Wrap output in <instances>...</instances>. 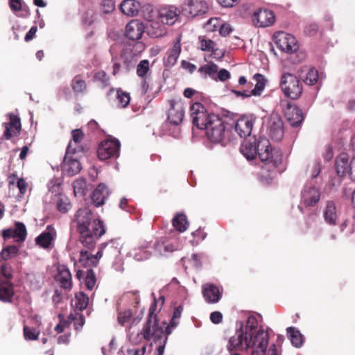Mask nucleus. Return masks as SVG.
I'll return each instance as SVG.
<instances>
[{"label":"nucleus","mask_w":355,"mask_h":355,"mask_svg":"<svg viewBox=\"0 0 355 355\" xmlns=\"http://www.w3.org/2000/svg\"><path fill=\"white\" fill-rule=\"evenodd\" d=\"M240 151L247 159L251 160L258 155L262 162L261 176L266 180H271L277 173L282 163V156L279 150L272 149L269 140L263 137L254 138L253 141H245L240 147Z\"/></svg>","instance_id":"1"},{"label":"nucleus","mask_w":355,"mask_h":355,"mask_svg":"<svg viewBox=\"0 0 355 355\" xmlns=\"http://www.w3.org/2000/svg\"><path fill=\"white\" fill-rule=\"evenodd\" d=\"M238 329L232 336L231 346L236 348L252 349V355H266L269 342V335L263 328H258V321L254 315L248 318L245 329L241 322H237Z\"/></svg>","instance_id":"2"},{"label":"nucleus","mask_w":355,"mask_h":355,"mask_svg":"<svg viewBox=\"0 0 355 355\" xmlns=\"http://www.w3.org/2000/svg\"><path fill=\"white\" fill-rule=\"evenodd\" d=\"M193 125L205 130L207 138L214 143L225 144L232 125L226 123L219 115L208 112L200 103H193L190 108Z\"/></svg>","instance_id":"3"},{"label":"nucleus","mask_w":355,"mask_h":355,"mask_svg":"<svg viewBox=\"0 0 355 355\" xmlns=\"http://www.w3.org/2000/svg\"><path fill=\"white\" fill-rule=\"evenodd\" d=\"M74 223L80 242L89 250L94 248L98 239L105 233L103 221L95 218L88 207L80 208L77 211Z\"/></svg>","instance_id":"4"},{"label":"nucleus","mask_w":355,"mask_h":355,"mask_svg":"<svg viewBox=\"0 0 355 355\" xmlns=\"http://www.w3.org/2000/svg\"><path fill=\"white\" fill-rule=\"evenodd\" d=\"M155 304L150 306L148 318L142 330L135 333L131 331V327H130L128 331V338L132 343L135 345L141 343L142 339L147 341L153 340L155 343L158 342L156 348L157 354L163 355L167 336L164 330L165 323L162 322L160 324L157 315L155 314Z\"/></svg>","instance_id":"5"},{"label":"nucleus","mask_w":355,"mask_h":355,"mask_svg":"<svg viewBox=\"0 0 355 355\" xmlns=\"http://www.w3.org/2000/svg\"><path fill=\"white\" fill-rule=\"evenodd\" d=\"M103 253L109 257H118L121 254V244L119 241L112 239L108 242L101 243L95 255L89 254L87 251L82 250L80 253L79 260L85 265L96 266Z\"/></svg>","instance_id":"6"},{"label":"nucleus","mask_w":355,"mask_h":355,"mask_svg":"<svg viewBox=\"0 0 355 355\" xmlns=\"http://www.w3.org/2000/svg\"><path fill=\"white\" fill-rule=\"evenodd\" d=\"M279 87L284 94L291 99L298 98L302 93V85L300 80L295 75L288 72L282 74Z\"/></svg>","instance_id":"7"},{"label":"nucleus","mask_w":355,"mask_h":355,"mask_svg":"<svg viewBox=\"0 0 355 355\" xmlns=\"http://www.w3.org/2000/svg\"><path fill=\"white\" fill-rule=\"evenodd\" d=\"M280 106L287 121L291 126L298 127L302 124L304 114L298 107L286 100L281 101Z\"/></svg>","instance_id":"8"},{"label":"nucleus","mask_w":355,"mask_h":355,"mask_svg":"<svg viewBox=\"0 0 355 355\" xmlns=\"http://www.w3.org/2000/svg\"><path fill=\"white\" fill-rule=\"evenodd\" d=\"M120 142L118 139H106L101 142L98 148V157L101 160L117 158L119 156Z\"/></svg>","instance_id":"9"},{"label":"nucleus","mask_w":355,"mask_h":355,"mask_svg":"<svg viewBox=\"0 0 355 355\" xmlns=\"http://www.w3.org/2000/svg\"><path fill=\"white\" fill-rule=\"evenodd\" d=\"M181 10L188 17H196L207 13L208 6L204 0H184L181 5Z\"/></svg>","instance_id":"10"},{"label":"nucleus","mask_w":355,"mask_h":355,"mask_svg":"<svg viewBox=\"0 0 355 355\" xmlns=\"http://www.w3.org/2000/svg\"><path fill=\"white\" fill-rule=\"evenodd\" d=\"M274 40L277 46L282 51L293 53L298 49L295 37L285 32H277L274 34Z\"/></svg>","instance_id":"11"},{"label":"nucleus","mask_w":355,"mask_h":355,"mask_svg":"<svg viewBox=\"0 0 355 355\" xmlns=\"http://www.w3.org/2000/svg\"><path fill=\"white\" fill-rule=\"evenodd\" d=\"M76 153H77V148L73 146L72 143H69L63 160V173L68 176H73L81 170L80 163L75 158L69 157L70 154Z\"/></svg>","instance_id":"12"},{"label":"nucleus","mask_w":355,"mask_h":355,"mask_svg":"<svg viewBox=\"0 0 355 355\" xmlns=\"http://www.w3.org/2000/svg\"><path fill=\"white\" fill-rule=\"evenodd\" d=\"M252 23L256 27L265 28L270 26L275 22L274 12L268 9L261 8L252 15Z\"/></svg>","instance_id":"13"},{"label":"nucleus","mask_w":355,"mask_h":355,"mask_svg":"<svg viewBox=\"0 0 355 355\" xmlns=\"http://www.w3.org/2000/svg\"><path fill=\"white\" fill-rule=\"evenodd\" d=\"M27 230L21 222H16L15 227L8 228L2 231V236L5 241L13 239L15 242L23 243L26 239Z\"/></svg>","instance_id":"14"},{"label":"nucleus","mask_w":355,"mask_h":355,"mask_svg":"<svg viewBox=\"0 0 355 355\" xmlns=\"http://www.w3.org/2000/svg\"><path fill=\"white\" fill-rule=\"evenodd\" d=\"M180 10L174 6H167L159 9L157 13L158 20L164 25H173L179 19Z\"/></svg>","instance_id":"15"},{"label":"nucleus","mask_w":355,"mask_h":355,"mask_svg":"<svg viewBox=\"0 0 355 355\" xmlns=\"http://www.w3.org/2000/svg\"><path fill=\"white\" fill-rule=\"evenodd\" d=\"M320 198V190L312 185H306L301 192V204L306 207L315 206Z\"/></svg>","instance_id":"16"},{"label":"nucleus","mask_w":355,"mask_h":355,"mask_svg":"<svg viewBox=\"0 0 355 355\" xmlns=\"http://www.w3.org/2000/svg\"><path fill=\"white\" fill-rule=\"evenodd\" d=\"M170 105L167 119L171 124L178 125L182 123L184 119V109L183 105L180 102L171 101Z\"/></svg>","instance_id":"17"},{"label":"nucleus","mask_w":355,"mask_h":355,"mask_svg":"<svg viewBox=\"0 0 355 355\" xmlns=\"http://www.w3.org/2000/svg\"><path fill=\"white\" fill-rule=\"evenodd\" d=\"M340 217V212L335 202L328 200L323 211V218L326 223L329 225H336Z\"/></svg>","instance_id":"18"},{"label":"nucleus","mask_w":355,"mask_h":355,"mask_svg":"<svg viewBox=\"0 0 355 355\" xmlns=\"http://www.w3.org/2000/svg\"><path fill=\"white\" fill-rule=\"evenodd\" d=\"M144 31V24L138 20H132L125 26V35L131 40H139Z\"/></svg>","instance_id":"19"},{"label":"nucleus","mask_w":355,"mask_h":355,"mask_svg":"<svg viewBox=\"0 0 355 355\" xmlns=\"http://www.w3.org/2000/svg\"><path fill=\"white\" fill-rule=\"evenodd\" d=\"M254 124V120L250 116H242L235 123L234 129L241 137L250 136Z\"/></svg>","instance_id":"20"},{"label":"nucleus","mask_w":355,"mask_h":355,"mask_svg":"<svg viewBox=\"0 0 355 355\" xmlns=\"http://www.w3.org/2000/svg\"><path fill=\"white\" fill-rule=\"evenodd\" d=\"M56 236V232L51 225H48L44 232L40 234L35 239L37 245L43 248L51 247L52 242Z\"/></svg>","instance_id":"21"},{"label":"nucleus","mask_w":355,"mask_h":355,"mask_svg":"<svg viewBox=\"0 0 355 355\" xmlns=\"http://www.w3.org/2000/svg\"><path fill=\"white\" fill-rule=\"evenodd\" d=\"M202 295L209 304L217 303L221 298L218 288L214 284H206L202 286Z\"/></svg>","instance_id":"22"},{"label":"nucleus","mask_w":355,"mask_h":355,"mask_svg":"<svg viewBox=\"0 0 355 355\" xmlns=\"http://www.w3.org/2000/svg\"><path fill=\"white\" fill-rule=\"evenodd\" d=\"M20 130V119L13 114H10V122L5 123V132L3 134L5 138L10 139L12 136L19 134Z\"/></svg>","instance_id":"23"},{"label":"nucleus","mask_w":355,"mask_h":355,"mask_svg":"<svg viewBox=\"0 0 355 355\" xmlns=\"http://www.w3.org/2000/svg\"><path fill=\"white\" fill-rule=\"evenodd\" d=\"M109 195L110 192L107 187L103 183L99 184L91 196L93 204L96 207L103 205Z\"/></svg>","instance_id":"24"},{"label":"nucleus","mask_w":355,"mask_h":355,"mask_svg":"<svg viewBox=\"0 0 355 355\" xmlns=\"http://www.w3.org/2000/svg\"><path fill=\"white\" fill-rule=\"evenodd\" d=\"M56 280L60 286L66 290H71L72 288V278L69 270L65 266H60L58 268V273Z\"/></svg>","instance_id":"25"},{"label":"nucleus","mask_w":355,"mask_h":355,"mask_svg":"<svg viewBox=\"0 0 355 355\" xmlns=\"http://www.w3.org/2000/svg\"><path fill=\"white\" fill-rule=\"evenodd\" d=\"M269 133L271 138L276 141H280L284 137L283 123L279 118L272 119L269 123Z\"/></svg>","instance_id":"26"},{"label":"nucleus","mask_w":355,"mask_h":355,"mask_svg":"<svg viewBox=\"0 0 355 355\" xmlns=\"http://www.w3.org/2000/svg\"><path fill=\"white\" fill-rule=\"evenodd\" d=\"M167 28L159 20H152L146 26V33L151 37H160L166 35Z\"/></svg>","instance_id":"27"},{"label":"nucleus","mask_w":355,"mask_h":355,"mask_svg":"<svg viewBox=\"0 0 355 355\" xmlns=\"http://www.w3.org/2000/svg\"><path fill=\"white\" fill-rule=\"evenodd\" d=\"M335 166L338 175L343 177L349 174V162L347 153H340L335 160Z\"/></svg>","instance_id":"28"},{"label":"nucleus","mask_w":355,"mask_h":355,"mask_svg":"<svg viewBox=\"0 0 355 355\" xmlns=\"http://www.w3.org/2000/svg\"><path fill=\"white\" fill-rule=\"evenodd\" d=\"M13 295L12 284L8 280L0 279V300L3 302H11Z\"/></svg>","instance_id":"29"},{"label":"nucleus","mask_w":355,"mask_h":355,"mask_svg":"<svg viewBox=\"0 0 355 355\" xmlns=\"http://www.w3.org/2000/svg\"><path fill=\"white\" fill-rule=\"evenodd\" d=\"M121 10L128 16H135L139 9V2L135 0H124L120 5Z\"/></svg>","instance_id":"30"},{"label":"nucleus","mask_w":355,"mask_h":355,"mask_svg":"<svg viewBox=\"0 0 355 355\" xmlns=\"http://www.w3.org/2000/svg\"><path fill=\"white\" fill-rule=\"evenodd\" d=\"M253 79L256 81L254 88L250 92H248V94L245 96H259L266 87V79L262 74H254Z\"/></svg>","instance_id":"31"},{"label":"nucleus","mask_w":355,"mask_h":355,"mask_svg":"<svg viewBox=\"0 0 355 355\" xmlns=\"http://www.w3.org/2000/svg\"><path fill=\"white\" fill-rule=\"evenodd\" d=\"M286 331L292 345L297 348L301 347L304 343V337L300 331L292 327H288Z\"/></svg>","instance_id":"32"},{"label":"nucleus","mask_w":355,"mask_h":355,"mask_svg":"<svg viewBox=\"0 0 355 355\" xmlns=\"http://www.w3.org/2000/svg\"><path fill=\"white\" fill-rule=\"evenodd\" d=\"M181 52L180 40H178L173 46V48L168 52V56L165 60L168 66H173L179 58Z\"/></svg>","instance_id":"33"},{"label":"nucleus","mask_w":355,"mask_h":355,"mask_svg":"<svg viewBox=\"0 0 355 355\" xmlns=\"http://www.w3.org/2000/svg\"><path fill=\"white\" fill-rule=\"evenodd\" d=\"M174 228L179 232H184L189 227V222L186 215L183 214H177L172 220Z\"/></svg>","instance_id":"34"},{"label":"nucleus","mask_w":355,"mask_h":355,"mask_svg":"<svg viewBox=\"0 0 355 355\" xmlns=\"http://www.w3.org/2000/svg\"><path fill=\"white\" fill-rule=\"evenodd\" d=\"M73 193L76 196H83L87 190V182L85 178H78L73 183Z\"/></svg>","instance_id":"35"},{"label":"nucleus","mask_w":355,"mask_h":355,"mask_svg":"<svg viewBox=\"0 0 355 355\" xmlns=\"http://www.w3.org/2000/svg\"><path fill=\"white\" fill-rule=\"evenodd\" d=\"M218 66L216 64H207L200 67L198 71L204 73L205 76H209L212 79L216 80V73L218 71Z\"/></svg>","instance_id":"36"},{"label":"nucleus","mask_w":355,"mask_h":355,"mask_svg":"<svg viewBox=\"0 0 355 355\" xmlns=\"http://www.w3.org/2000/svg\"><path fill=\"white\" fill-rule=\"evenodd\" d=\"M71 87L76 94H83L86 91L87 85L84 80L76 76L72 80Z\"/></svg>","instance_id":"37"},{"label":"nucleus","mask_w":355,"mask_h":355,"mask_svg":"<svg viewBox=\"0 0 355 355\" xmlns=\"http://www.w3.org/2000/svg\"><path fill=\"white\" fill-rule=\"evenodd\" d=\"M71 207L69 198L64 195H59L57 200V208L62 213H67Z\"/></svg>","instance_id":"38"},{"label":"nucleus","mask_w":355,"mask_h":355,"mask_svg":"<svg viewBox=\"0 0 355 355\" xmlns=\"http://www.w3.org/2000/svg\"><path fill=\"white\" fill-rule=\"evenodd\" d=\"M132 255L135 260L141 261L149 259L151 253L146 247H139L132 250Z\"/></svg>","instance_id":"39"},{"label":"nucleus","mask_w":355,"mask_h":355,"mask_svg":"<svg viewBox=\"0 0 355 355\" xmlns=\"http://www.w3.org/2000/svg\"><path fill=\"white\" fill-rule=\"evenodd\" d=\"M116 98L118 101V106L121 107H126L130 103V94L123 91L121 89L116 90Z\"/></svg>","instance_id":"40"},{"label":"nucleus","mask_w":355,"mask_h":355,"mask_svg":"<svg viewBox=\"0 0 355 355\" xmlns=\"http://www.w3.org/2000/svg\"><path fill=\"white\" fill-rule=\"evenodd\" d=\"M150 72L149 61L148 60H141L137 66V75L141 78H147V75Z\"/></svg>","instance_id":"41"},{"label":"nucleus","mask_w":355,"mask_h":355,"mask_svg":"<svg viewBox=\"0 0 355 355\" xmlns=\"http://www.w3.org/2000/svg\"><path fill=\"white\" fill-rule=\"evenodd\" d=\"M19 252V249L16 245H8L3 248L1 252V257L4 260L10 259L15 257Z\"/></svg>","instance_id":"42"},{"label":"nucleus","mask_w":355,"mask_h":355,"mask_svg":"<svg viewBox=\"0 0 355 355\" xmlns=\"http://www.w3.org/2000/svg\"><path fill=\"white\" fill-rule=\"evenodd\" d=\"M88 297L83 293L80 292L76 295V309L83 311L85 309L88 305Z\"/></svg>","instance_id":"43"},{"label":"nucleus","mask_w":355,"mask_h":355,"mask_svg":"<svg viewBox=\"0 0 355 355\" xmlns=\"http://www.w3.org/2000/svg\"><path fill=\"white\" fill-rule=\"evenodd\" d=\"M318 79V71L315 68H311L308 71L304 81L309 85H313L316 83Z\"/></svg>","instance_id":"44"},{"label":"nucleus","mask_w":355,"mask_h":355,"mask_svg":"<svg viewBox=\"0 0 355 355\" xmlns=\"http://www.w3.org/2000/svg\"><path fill=\"white\" fill-rule=\"evenodd\" d=\"M71 135L73 141H70L69 143H72L73 146L77 148V152L80 151L82 150V148H80L78 145L83 139V135L82 131L79 129H76L71 132Z\"/></svg>","instance_id":"45"},{"label":"nucleus","mask_w":355,"mask_h":355,"mask_svg":"<svg viewBox=\"0 0 355 355\" xmlns=\"http://www.w3.org/2000/svg\"><path fill=\"white\" fill-rule=\"evenodd\" d=\"M9 4L11 10L14 12L21 10L25 12V15L29 14L28 8L23 6L20 0H10Z\"/></svg>","instance_id":"46"},{"label":"nucleus","mask_w":355,"mask_h":355,"mask_svg":"<svg viewBox=\"0 0 355 355\" xmlns=\"http://www.w3.org/2000/svg\"><path fill=\"white\" fill-rule=\"evenodd\" d=\"M96 277L92 269L87 270L85 277V285L89 290H92L96 284Z\"/></svg>","instance_id":"47"},{"label":"nucleus","mask_w":355,"mask_h":355,"mask_svg":"<svg viewBox=\"0 0 355 355\" xmlns=\"http://www.w3.org/2000/svg\"><path fill=\"white\" fill-rule=\"evenodd\" d=\"M39 331L25 326L24 327V336L26 340H35L38 338Z\"/></svg>","instance_id":"48"},{"label":"nucleus","mask_w":355,"mask_h":355,"mask_svg":"<svg viewBox=\"0 0 355 355\" xmlns=\"http://www.w3.org/2000/svg\"><path fill=\"white\" fill-rule=\"evenodd\" d=\"M200 49L205 51H212L214 50L215 44L211 40H207L202 38L200 41Z\"/></svg>","instance_id":"49"},{"label":"nucleus","mask_w":355,"mask_h":355,"mask_svg":"<svg viewBox=\"0 0 355 355\" xmlns=\"http://www.w3.org/2000/svg\"><path fill=\"white\" fill-rule=\"evenodd\" d=\"M132 316V314L130 310L119 312L118 314V321L121 324L124 325L131 319Z\"/></svg>","instance_id":"50"},{"label":"nucleus","mask_w":355,"mask_h":355,"mask_svg":"<svg viewBox=\"0 0 355 355\" xmlns=\"http://www.w3.org/2000/svg\"><path fill=\"white\" fill-rule=\"evenodd\" d=\"M4 277L6 279L9 280L12 278V270L11 267L8 264H3L1 266L0 268V277ZM1 279V277H0Z\"/></svg>","instance_id":"51"},{"label":"nucleus","mask_w":355,"mask_h":355,"mask_svg":"<svg viewBox=\"0 0 355 355\" xmlns=\"http://www.w3.org/2000/svg\"><path fill=\"white\" fill-rule=\"evenodd\" d=\"M233 31L232 26L229 24H221L219 27V33L223 37H226Z\"/></svg>","instance_id":"52"},{"label":"nucleus","mask_w":355,"mask_h":355,"mask_svg":"<svg viewBox=\"0 0 355 355\" xmlns=\"http://www.w3.org/2000/svg\"><path fill=\"white\" fill-rule=\"evenodd\" d=\"M232 337L229 339L228 344L227 345V350L230 355H241L240 352L247 351L245 348H236L231 346Z\"/></svg>","instance_id":"53"},{"label":"nucleus","mask_w":355,"mask_h":355,"mask_svg":"<svg viewBox=\"0 0 355 355\" xmlns=\"http://www.w3.org/2000/svg\"><path fill=\"white\" fill-rule=\"evenodd\" d=\"M321 171V162L319 160H315L313 164L311 177L315 178L318 177Z\"/></svg>","instance_id":"54"},{"label":"nucleus","mask_w":355,"mask_h":355,"mask_svg":"<svg viewBox=\"0 0 355 355\" xmlns=\"http://www.w3.org/2000/svg\"><path fill=\"white\" fill-rule=\"evenodd\" d=\"M230 78V72L225 69H222L218 71V73H216V80H219L220 81H225Z\"/></svg>","instance_id":"55"},{"label":"nucleus","mask_w":355,"mask_h":355,"mask_svg":"<svg viewBox=\"0 0 355 355\" xmlns=\"http://www.w3.org/2000/svg\"><path fill=\"white\" fill-rule=\"evenodd\" d=\"M220 26V23L218 18L210 19L207 24V28L212 31H216Z\"/></svg>","instance_id":"56"},{"label":"nucleus","mask_w":355,"mask_h":355,"mask_svg":"<svg viewBox=\"0 0 355 355\" xmlns=\"http://www.w3.org/2000/svg\"><path fill=\"white\" fill-rule=\"evenodd\" d=\"M150 89L149 81L147 78H142L140 83V92L142 95H145Z\"/></svg>","instance_id":"57"},{"label":"nucleus","mask_w":355,"mask_h":355,"mask_svg":"<svg viewBox=\"0 0 355 355\" xmlns=\"http://www.w3.org/2000/svg\"><path fill=\"white\" fill-rule=\"evenodd\" d=\"M210 320L214 324H219L223 320V315L219 311H214L210 314Z\"/></svg>","instance_id":"58"},{"label":"nucleus","mask_w":355,"mask_h":355,"mask_svg":"<svg viewBox=\"0 0 355 355\" xmlns=\"http://www.w3.org/2000/svg\"><path fill=\"white\" fill-rule=\"evenodd\" d=\"M178 318H175L174 316L172 317L170 324L166 327V329L164 330L167 336L171 334V328H174L178 324Z\"/></svg>","instance_id":"59"},{"label":"nucleus","mask_w":355,"mask_h":355,"mask_svg":"<svg viewBox=\"0 0 355 355\" xmlns=\"http://www.w3.org/2000/svg\"><path fill=\"white\" fill-rule=\"evenodd\" d=\"M17 186L21 194H24L26 193L27 184L24 179L19 178L17 180Z\"/></svg>","instance_id":"60"},{"label":"nucleus","mask_w":355,"mask_h":355,"mask_svg":"<svg viewBox=\"0 0 355 355\" xmlns=\"http://www.w3.org/2000/svg\"><path fill=\"white\" fill-rule=\"evenodd\" d=\"M37 28L35 26H32L30 30L28 31V33L25 35V41L29 42L35 37V35L37 32Z\"/></svg>","instance_id":"61"},{"label":"nucleus","mask_w":355,"mask_h":355,"mask_svg":"<svg viewBox=\"0 0 355 355\" xmlns=\"http://www.w3.org/2000/svg\"><path fill=\"white\" fill-rule=\"evenodd\" d=\"M168 248V246H165L164 243L157 242L155 244V250L160 254H165V248Z\"/></svg>","instance_id":"62"},{"label":"nucleus","mask_w":355,"mask_h":355,"mask_svg":"<svg viewBox=\"0 0 355 355\" xmlns=\"http://www.w3.org/2000/svg\"><path fill=\"white\" fill-rule=\"evenodd\" d=\"M146 350V347H143L141 349L133 348L128 349V355H144Z\"/></svg>","instance_id":"63"},{"label":"nucleus","mask_w":355,"mask_h":355,"mask_svg":"<svg viewBox=\"0 0 355 355\" xmlns=\"http://www.w3.org/2000/svg\"><path fill=\"white\" fill-rule=\"evenodd\" d=\"M349 175L351 176V178L355 179V155L349 162Z\"/></svg>","instance_id":"64"}]
</instances>
